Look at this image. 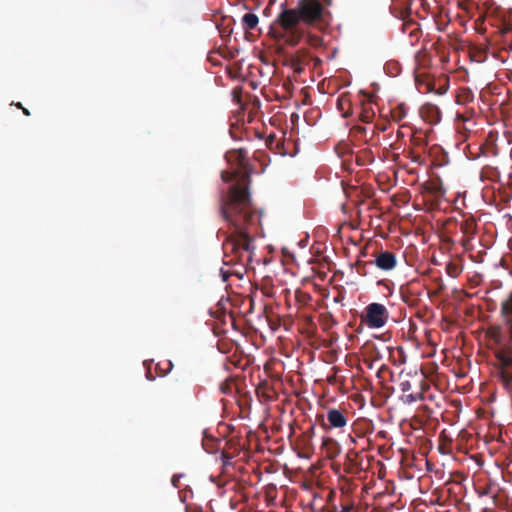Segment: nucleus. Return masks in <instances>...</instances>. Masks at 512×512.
Here are the masks:
<instances>
[{"mask_svg":"<svg viewBox=\"0 0 512 512\" xmlns=\"http://www.w3.org/2000/svg\"><path fill=\"white\" fill-rule=\"evenodd\" d=\"M249 175L244 172L240 180L229 186L220 199V214L232 228L223 241V262L226 265L250 266L254 257L252 234L260 224V212L253 206L248 190Z\"/></svg>","mask_w":512,"mask_h":512,"instance_id":"nucleus-1","label":"nucleus"},{"mask_svg":"<svg viewBox=\"0 0 512 512\" xmlns=\"http://www.w3.org/2000/svg\"><path fill=\"white\" fill-rule=\"evenodd\" d=\"M326 9L320 0H299L293 8L283 7L270 26L277 42L297 46L309 28L325 22Z\"/></svg>","mask_w":512,"mask_h":512,"instance_id":"nucleus-2","label":"nucleus"},{"mask_svg":"<svg viewBox=\"0 0 512 512\" xmlns=\"http://www.w3.org/2000/svg\"><path fill=\"white\" fill-rule=\"evenodd\" d=\"M389 318V312L387 308L380 303H370L362 314V321L370 328H381L383 327Z\"/></svg>","mask_w":512,"mask_h":512,"instance_id":"nucleus-3","label":"nucleus"},{"mask_svg":"<svg viewBox=\"0 0 512 512\" xmlns=\"http://www.w3.org/2000/svg\"><path fill=\"white\" fill-rule=\"evenodd\" d=\"M225 158L230 164H234L239 168L233 172L223 171L221 173V178L224 182H231L240 175V169H246L248 164L247 149L243 147L231 149L226 152Z\"/></svg>","mask_w":512,"mask_h":512,"instance_id":"nucleus-4","label":"nucleus"},{"mask_svg":"<svg viewBox=\"0 0 512 512\" xmlns=\"http://www.w3.org/2000/svg\"><path fill=\"white\" fill-rule=\"evenodd\" d=\"M499 362L498 375L503 387L512 394V354L500 351L496 354Z\"/></svg>","mask_w":512,"mask_h":512,"instance_id":"nucleus-5","label":"nucleus"},{"mask_svg":"<svg viewBox=\"0 0 512 512\" xmlns=\"http://www.w3.org/2000/svg\"><path fill=\"white\" fill-rule=\"evenodd\" d=\"M348 412L342 411L340 409L336 408H330L327 410V423L324 422V419L322 418V427L326 430L330 429H342L344 428L348 423Z\"/></svg>","mask_w":512,"mask_h":512,"instance_id":"nucleus-6","label":"nucleus"},{"mask_svg":"<svg viewBox=\"0 0 512 512\" xmlns=\"http://www.w3.org/2000/svg\"><path fill=\"white\" fill-rule=\"evenodd\" d=\"M367 265H375L383 271L393 270L397 265V257L391 251H380L373 261H368L362 264L363 268Z\"/></svg>","mask_w":512,"mask_h":512,"instance_id":"nucleus-7","label":"nucleus"},{"mask_svg":"<svg viewBox=\"0 0 512 512\" xmlns=\"http://www.w3.org/2000/svg\"><path fill=\"white\" fill-rule=\"evenodd\" d=\"M420 116L425 123L429 125H436L439 123L441 115L440 110L436 105L427 103L420 108Z\"/></svg>","mask_w":512,"mask_h":512,"instance_id":"nucleus-8","label":"nucleus"},{"mask_svg":"<svg viewBox=\"0 0 512 512\" xmlns=\"http://www.w3.org/2000/svg\"><path fill=\"white\" fill-rule=\"evenodd\" d=\"M195 387L186 380L178 381L173 389V395L180 399L190 400L195 395Z\"/></svg>","mask_w":512,"mask_h":512,"instance_id":"nucleus-9","label":"nucleus"},{"mask_svg":"<svg viewBox=\"0 0 512 512\" xmlns=\"http://www.w3.org/2000/svg\"><path fill=\"white\" fill-rule=\"evenodd\" d=\"M400 390L403 393L402 400L406 404L414 403L418 400H423V394L421 392L417 393H409L412 388V385L409 380H403L400 382Z\"/></svg>","mask_w":512,"mask_h":512,"instance_id":"nucleus-10","label":"nucleus"},{"mask_svg":"<svg viewBox=\"0 0 512 512\" xmlns=\"http://www.w3.org/2000/svg\"><path fill=\"white\" fill-rule=\"evenodd\" d=\"M322 449L328 459H334L341 453L340 444L333 438L325 437L322 441Z\"/></svg>","mask_w":512,"mask_h":512,"instance_id":"nucleus-11","label":"nucleus"},{"mask_svg":"<svg viewBox=\"0 0 512 512\" xmlns=\"http://www.w3.org/2000/svg\"><path fill=\"white\" fill-rule=\"evenodd\" d=\"M409 137L415 147L426 146L428 143L427 130H412V133L409 135Z\"/></svg>","mask_w":512,"mask_h":512,"instance_id":"nucleus-12","label":"nucleus"},{"mask_svg":"<svg viewBox=\"0 0 512 512\" xmlns=\"http://www.w3.org/2000/svg\"><path fill=\"white\" fill-rule=\"evenodd\" d=\"M259 18L254 13H246L241 19V25L244 31H250L257 27Z\"/></svg>","mask_w":512,"mask_h":512,"instance_id":"nucleus-13","label":"nucleus"},{"mask_svg":"<svg viewBox=\"0 0 512 512\" xmlns=\"http://www.w3.org/2000/svg\"><path fill=\"white\" fill-rule=\"evenodd\" d=\"M501 311L506 322L510 324V330L512 334V297L502 303Z\"/></svg>","mask_w":512,"mask_h":512,"instance_id":"nucleus-14","label":"nucleus"},{"mask_svg":"<svg viewBox=\"0 0 512 512\" xmlns=\"http://www.w3.org/2000/svg\"><path fill=\"white\" fill-rule=\"evenodd\" d=\"M463 271V266L455 261H451L446 265V272L452 278H457Z\"/></svg>","mask_w":512,"mask_h":512,"instance_id":"nucleus-15","label":"nucleus"},{"mask_svg":"<svg viewBox=\"0 0 512 512\" xmlns=\"http://www.w3.org/2000/svg\"><path fill=\"white\" fill-rule=\"evenodd\" d=\"M460 230L462 231L463 234H465L467 236L474 235V233L476 231V224H475L474 220L467 219V220L463 221L460 225Z\"/></svg>","mask_w":512,"mask_h":512,"instance_id":"nucleus-16","label":"nucleus"},{"mask_svg":"<svg viewBox=\"0 0 512 512\" xmlns=\"http://www.w3.org/2000/svg\"><path fill=\"white\" fill-rule=\"evenodd\" d=\"M173 368V363L170 360L160 361L156 365V369L158 370V376L164 377L166 376Z\"/></svg>","mask_w":512,"mask_h":512,"instance_id":"nucleus-17","label":"nucleus"},{"mask_svg":"<svg viewBox=\"0 0 512 512\" xmlns=\"http://www.w3.org/2000/svg\"><path fill=\"white\" fill-rule=\"evenodd\" d=\"M403 31L404 32H408L409 31L410 36L417 37L420 29H419L418 24L416 22L409 21V22H406V23L403 24Z\"/></svg>","mask_w":512,"mask_h":512,"instance_id":"nucleus-18","label":"nucleus"},{"mask_svg":"<svg viewBox=\"0 0 512 512\" xmlns=\"http://www.w3.org/2000/svg\"><path fill=\"white\" fill-rule=\"evenodd\" d=\"M374 116L375 113L372 110L364 108L359 114V119L365 124H370Z\"/></svg>","mask_w":512,"mask_h":512,"instance_id":"nucleus-19","label":"nucleus"},{"mask_svg":"<svg viewBox=\"0 0 512 512\" xmlns=\"http://www.w3.org/2000/svg\"><path fill=\"white\" fill-rule=\"evenodd\" d=\"M405 117V110L403 106H399L392 111V118L397 123Z\"/></svg>","mask_w":512,"mask_h":512,"instance_id":"nucleus-20","label":"nucleus"},{"mask_svg":"<svg viewBox=\"0 0 512 512\" xmlns=\"http://www.w3.org/2000/svg\"><path fill=\"white\" fill-rule=\"evenodd\" d=\"M243 130H233V129H230L229 130V133L231 135L232 138H236V132H242ZM245 132H248L249 130H244ZM255 134V136H257L258 138H263L265 137V133H264V130H252Z\"/></svg>","mask_w":512,"mask_h":512,"instance_id":"nucleus-21","label":"nucleus"},{"mask_svg":"<svg viewBox=\"0 0 512 512\" xmlns=\"http://www.w3.org/2000/svg\"><path fill=\"white\" fill-rule=\"evenodd\" d=\"M418 89L420 92L428 93V92L433 91V86H432V83H430V82L421 83V84H418Z\"/></svg>","mask_w":512,"mask_h":512,"instance_id":"nucleus-22","label":"nucleus"},{"mask_svg":"<svg viewBox=\"0 0 512 512\" xmlns=\"http://www.w3.org/2000/svg\"><path fill=\"white\" fill-rule=\"evenodd\" d=\"M411 1H408V5L400 11L399 17L405 19L410 14Z\"/></svg>","mask_w":512,"mask_h":512,"instance_id":"nucleus-23","label":"nucleus"},{"mask_svg":"<svg viewBox=\"0 0 512 512\" xmlns=\"http://www.w3.org/2000/svg\"><path fill=\"white\" fill-rule=\"evenodd\" d=\"M280 132L282 134V137L277 141V145H276L277 148H279L280 145H282L284 147V142H285L288 130H280Z\"/></svg>","mask_w":512,"mask_h":512,"instance_id":"nucleus-24","label":"nucleus"},{"mask_svg":"<svg viewBox=\"0 0 512 512\" xmlns=\"http://www.w3.org/2000/svg\"><path fill=\"white\" fill-rule=\"evenodd\" d=\"M275 138H276V136L274 134H269L266 138V145L268 147H272V145L275 141Z\"/></svg>","mask_w":512,"mask_h":512,"instance_id":"nucleus-25","label":"nucleus"},{"mask_svg":"<svg viewBox=\"0 0 512 512\" xmlns=\"http://www.w3.org/2000/svg\"><path fill=\"white\" fill-rule=\"evenodd\" d=\"M180 478H181V476H180V475H174V476L172 477L171 482H172L173 486H175V487H179V481H180Z\"/></svg>","mask_w":512,"mask_h":512,"instance_id":"nucleus-26","label":"nucleus"},{"mask_svg":"<svg viewBox=\"0 0 512 512\" xmlns=\"http://www.w3.org/2000/svg\"><path fill=\"white\" fill-rule=\"evenodd\" d=\"M413 162H417L419 164H422L421 156L420 155H414L412 158Z\"/></svg>","mask_w":512,"mask_h":512,"instance_id":"nucleus-27","label":"nucleus"},{"mask_svg":"<svg viewBox=\"0 0 512 512\" xmlns=\"http://www.w3.org/2000/svg\"><path fill=\"white\" fill-rule=\"evenodd\" d=\"M341 512H352V507L348 505L342 506Z\"/></svg>","mask_w":512,"mask_h":512,"instance_id":"nucleus-28","label":"nucleus"},{"mask_svg":"<svg viewBox=\"0 0 512 512\" xmlns=\"http://www.w3.org/2000/svg\"><path fill=\"white\" fill-rule=\"evenodd\" d=\"M147 378L149 380H154L155 379V377L151 375L150 371L147 372Z\"/></svg>","mask_w":512,"mask_h":512,"instance_id":"nucleus-29","label":"nucleus"},{"mask_svg":"<svg viewBox=\"0 0 512 512\" xmlns=\"http://www.w3.org/2000/svg\"><path fill=\"white\" fill-rule=\"evenodd\" d=\"M404 134L402 133V131L400 129H397V137H403Z\"/></svg>","mask_w":512,"mask_h":512,"instance_id":"nucleus-30","label":"nucleus"},{"mask_svg":"<svg viewBox=\"0 0 512 512\" xmlns=\"http://www.w3.org/2000/svg\"><path fill=\"white\" fill-rule=\"evenodd\" d=\"M457 119H461L462 121H466L467 118H465L463 115H458Z\"/></svg>","mask_w":512,"mask_h":512,"instance_id":"nucleus-31","label":"nucleus"},{"mask_svg":"<svg viewBox=\"0 0 512 512\" xmlns=\"http://www.w3.org/2000/svg\"><path fill=\"white\" fill-rule=\"evenodd\" d=\"M22 110L25 115H30V112L26 108H22Z\"/></svg>","mask_w":512,"mask_h":512,"instance_id":"nucleus-32","label":"nucleus"},{"mask_svg":"<svg viewBox=\"0 0 512 512\" xmlns=\"http://www.w3.org/2000/svg\"><path fill=\"white\" fill-rule=\"evenodd\" d=\"M358 273H359V274H362V275L366 274V272H364V271H362V270H361V266H359V268H358Z\"/></svg>","mask_w":512,"mask_h":512,"instance_id":"nucleus-33","label":"nucleus"},{"mask_svg":"<svg viewBox=\"0 0 512 512\" xmlns=\"http://www.w3.org/2000/svg\"><path fill=\"white\" fill-rule=\"evenodd\" d=\"M15 105L17 108H20V109L24 108L20 102L16 103Z\"/></svg>","mask_w":512,"mask_h":512,"instance_id":"nucleus-34","label":"nucleus"},{"mask_svg":"<svg viewBox=\"0 0 512 512\" xmlns=\"http://www.w3.org/2000/svg\"><path fill=\"white\" fill-rule=\"evenodd\" d=\"M493 137H494V132H493V131H491V132L489 133V139H491V140H492V139H493Z\"/></svg>","mask_w":512,"mask_h":512,"instance_id":"nucleus-35","label":"nucleus"},{"mask_svg":"<svg viewBox=\"0 0 512 512\" xmlns=\"http://www.w3.org/2000/svg\"><path fill=\"white\" fill-rule=\"evenodd\" d=\"M309 433H310L311 435H313V434H314V427H313V426L310 428Z\"/></svg>","mask_w":512,"mask_h":512,"instance_id":"nucleus-36","label":"nucleus"},{"mask_svg":"<svg viewBox=\"0 0 512 512\" xmlns=\"http://www.w3.org/2000/svg\"><path fill=\"white\" fill-rule=\"evenodd\" d=\"M293 132H294V130H293V129H290V130H289V136H290V138L292 137Z\"/></svg>","mask_w":512,"mask_h":512,"instance_id":"nucleus-37","label":"nucleus"},{"mask_svg":"<svg viewBox=\"0 0 512 512\" xmlns=\"http://www.w3.org/2000/svg\"><path fill=\"white\" fill-rule=\"evenodd\" d=\"M505 135H506V137L508 138V137H510V136H511V132L507 131V132H505Z\"/></svg>","mask_w":512,"mask_h":512,"instance_id":"nucleus-38","label":"nucleus"},{"mask_svg":"<svg viewBox=\"0 0 512 512\" xmlns=\"http://www.w3.org/2000/svg\"><path fill=\"white\" fill-rule=\"evenodd\" d=\"M405 126H406L405 124H401V125L399 126V128H400V129H403V128H405Z\"/></svg>","mask_w":512,"mask_h":512,"instance_id":"nucleus-39","label":"nucleus"},{"mask_svg":"<svg viewBox=\"0 0 512 512\" xmlns=\"http://www.w3.org/2000/svg\"><path fill=\"white\" fill-rule=\"evenodd\" d=\"M230 128H231V129L236 128L235 124H231V125H230Z\"/></svg>","mask_w":512,"mask_h":512,"instance_id":"nucleus-40","label":"nucleus"},{"mask_svg":"<svg viewBox=\"0 0 512 512\" xmlns=\"http://www.w3.org/2000/svg\"><path fill=\"white\" fill-rule=\"evenodd\" d=\"M352 128L358 129V128H361V127H360V126L355 125V126H353Z\"/></svg>","mask_w":512,"mask_h":512,"instance_id":"nucleus-41","label":"nucleus"}]
</instances>
